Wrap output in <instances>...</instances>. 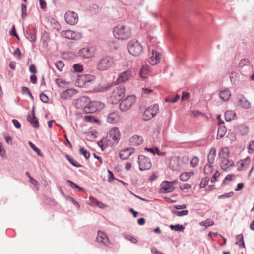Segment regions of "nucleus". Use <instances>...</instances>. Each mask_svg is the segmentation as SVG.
Here are the masks:
<instances>
[{
	"mask_svg": "<svg viewBox=\"0 0 254 254\" xmlns=\"http://www.w3.org/2000/svg\"><path fill=\"white\" fill-rule=\"evenodd\" d=\"M120 132L117 127H113L110 129L109 135L98 142V145L102 150L108 146H113L117 144L120 139Z\"/></svg>",
	"mask_w": 254,
	"mask_h": 254,
	"instance_id": "f03ea898",
	"label": "nucleus"
},
{
	"mask_svg": "<svg viewBox=\"0 0 254 254\" xmlns=\"http://www.w3.org/2000/svg\"><path fill=\"white\" fill-rule=\"evenodd\" d=\"M95 79V77L91 75H82L79 76L76 80L79 86H83L86 83L90 82Z\"/></svg>",
	"mask_w": 254,
	"mask_h": 254,
	"instance_id": "4468645a",
	"label": "nucleus"
},
{
	"mask_svg": "<svg viewBox=\"0 0 254 254\" xmlns=\"http://www.w3.org/2000/svg\"><path fill=\"white\" fill-rule=\"evenodd\" d=\"M76 93V91L74 89H68L63 92H62L60 94V98L62 100H69L72 98V97L75 95Z\"/></svg>",
	"mask_w": 254,
	"mask_h": 254,
	"instance_id": "aec40b11",
	"label": "nucleus"
},
{
	"mask_svg": "<svg viewBox=\"0 0 254 254\" xmlns=\"http://www.w3.org/2000/svg\"><path fill=\"white\" fill-rule=\"evenodd\" d=\"M220 160V166L223 171H229L234 167V163L229 158Z\"/></svg>",
	"mask_w": 254,
	"mask_h": 254,
	"instance_id": "2eb2a0df",
	"label": "nucleus"
},
{
	"mask_svg": "<svg viewBox=\"0 0 254 254\" xmlns=\"http://www.w3.org/2000/svg\"><path fill=\"white\" fill-rule=\"evenodd\" d=\"M55 65L59 71H62L64 66V64L62 61L59 60L55 63Z\"/></svg>",
	"mask_w": 254,
	"mask_h": 254,
	"instance_id": "e433bc0d",
	"label": "nucleus"
},
{
	"mask_svg": "<svg viewBox=\"0 0 254 254\" xmlns=\"http://www.w3.org/2000/svg\"><path fill=\"white\" fill-rule=\"evenodd\" d=\"M161 191L162 193H168L174 190V187L172 182L165 181L161 184Z\"/></svg>",
	"mask_w": 254,
	"mask_h": 254,
	"instance_id": "6ab92c4d",
	"label": "nucleus"
},
{
	"mask_svg": "<svg viewBox=\"0 0 254 254\" xmlns=\"http://www.w3.org/2000/svg\"><path fill=\"white\" fill-rule=\"evenodd\" d=\"M219 176L220 173L218 171H216L211 179V182H213L216 181L217 178L219 177Z\"/></svg>",
	"mask_w": 254,
	"mask_h": 254,
	"instance_id": "bf43d9fd",
	"label": "nucleus"
},
{
	"mask_svg": "<svg viewBox=\"0 0 254 254\" xmlns=\"http://www.w3.org/2000/svg\"><path fill=\"white\" fill-rule=\"evenodd\" d=\"M139 169L141 171L149 170L152 166L149 158L143 155H139L138 157Z\"/></svg>",
	"mask_w": 254,
	"mask_h": 254,
	"instance_id": "1a4fd4ad",
	"label": "nucleus"
},
{
	"mask_svg": "<svg viewBox=\"0 0 254 254\" xmlns=\"http://www.w3.org/2000/svg\"><path fill=\"white\" fill-rule=\"evenodd\" d=\"M41 100L44 102L47 103L48 102L49 98L47 95L44 94V93H41L40 95Z\"/></svg>",
	"mask_w": 254,
	"mask_h": 254,
	"instance_id": "603ef678",
	"label": "nucleus"
},
{
	"mask_svg": "<svg viewBox=\"0 0 254 254\" xmlns=\"http://www.w3.org/2000/svg\"><path fill=\"white\" fill-rule=\"evenodd\" d=\"M224 116L227 121H230L236 118V114L233 111H228L225 112Z\"/></svg>",
	"mask_w": 254,
	"mask_h": 254,
	"instance_id": "2f4dec72",
	"label": "nucleus"
},
{
	"mask_svg": "<svg viewBox=\"0 0 254 254\" xmlns=\"http://www.w3.org/2000/svg\"><path fill=\"white\" fill-rule=\"evenodd\" d=\"M213 172L212 164L208 163L205 165L204 167V172L205 174H210Z\"/></svg>",
	"mask_w": 254,
	"mask_h": 254,
	"instance_id": "c9c22d12",
	"label": "nucleus"
},
{
	"mask_svg": "<svg viewBox=\"0 0 254 254\" xmlns=\"http://www.w3.org/2000/svg\"><path fill=\"white\" fill-rule=\"evenodd\" d=\"M115 64L114 59L106 56L101 59L97 63V68L100 71H105L112 67Z\"/></svg>",
	"mask_w": 254,
	"mask_h": 254,
	"instance_id": "7ed1b4c3",
	"label": "nucleus"
},
{
	"mask_svg": "<svg viewBox=\"0 0 254 254\" xmlns=\"http://www.w3.org/2000/svg\"><path fill=\"white\" fill-rule=\"evenodd\" d=\"M104 104L100 101H91L90 100L89 108H87L86 109L87 111L88 112V113H94L97 111H100L103 109L104 108Z\"/></svg>",
	"mask_w": 254,
	"mask_h": 254,
	"instance_id": "9d476101",
	"label": "nucleus"
},
{
	"mask_svg": "<svg viewBox=\"0 0 254 254\" xmlns=\"http://www.w3.org/2000/svg\"><path fill=\"white\" fill-rule=\"evenodd\" d=\"M191 187V185L190 184L185 183L184 184L181 185L180 186V189L181 190H184L185 189H188Z\"/></svg>",
	"mask_w": 254,
	"mask_h": 254,
	"instance_id": "6e6d98bb",
	"label": "nucleus"
},
{
	"mask_svg": "<svg viewBox=\"0 0 254 254\" xmlns=\"http://www.w3.org/2000/svg\"><path fill=\"white\" fill-rule=\"evenodd\" d=\"M73 68L75 72H81L83 70L82 65L79 64H75L73 66Z\"/></svg>",
	"mask_w": 254,
	"mask_h": 254,
	"instance_id": "a18cd8bd",
	"label": "nucleus"
},
{
	"mask_svg": "<svg viewBox=\"0 0 254 254\" xmlns=\"http://www.w3.org/2000/svg\"><path fill=\"white\" fill-rule=\"evenodd\" d=\"M66 22L70 25H75L78 21V16L76 13L72 11H68L64 15Z\"/></svg>",
	"mask_w": 254,
	"mask_h": 254,
	"instance_id": "9b49d317",
	"label": "nucleus"
},
{
	"mask_svg": "<svg viewBox=\"0 0 254 254\" xmlns=\"http://www.w3.org/2000/svg\"><path fill=\"white\" fill-rule=\"evenodd\" d=\"M190 178V175L188 172H183L180 176V179L182 181H187Z\"/></svg>",
	"mask_w": 254,
	"mask_h": 254,
	"instance_id": "37998d69",
	"label": "nucleus"
},
{
	"mask_svg": "<svg viewBox=\"0 0 254 254\" xmlns=\"http://www.w3.org/2000/svg\"><path fill=\"white\" fill-rule=\"evenodd\" d=\"M27 38L30 41H34L36 40V36L35 34L27 33Z\"/></svg>",
	"mask_w": 254,
	"mask_h": 254,
	"instance_id": "8fccbe9b",
	"label": "nucleus"
},
{
	"mask_svg": "<svg viewBox=\"0 0 254 254\" xmlns=\"http://www.w3.org/2000/svg\"><path fill=\"white\" fill-rule=\"evenodd\" d=\"M125 94V89L124 87L118 86L112 92L110 99L113 104L117 103L122 99Z\"/></svg>",
	"mask_w": 254,
	"mask_h": 254,
	"instance_id": "39448f33",
	"label": "nucleus"
},
{
	"mask_svg": "<svg viewBox=\"0 0 254 254\" xmlns=\"http://www.w3.org/2000/svg\"><path fill=\"white\" fill-rule=\"evenodd\" d=\"M131 76V72L130 70H126L119 75L117 82L118 83L125 82L128 80Z\"/></svg>",
	"mask_w": 254,
	"mask_h": 254,
	"instance_id": "412c9836",
	"label": "nucleus"
},
{
	"mask_svg": "<svg viewBox=\"0 0 254 254\" xmlns=\"http://www.w3.org/2000/svg\"><path fill=\"white\" fill-rule=\"evenodd\" d=\"M16 128H19L21 127L20 123L16 119H13L12 121Z\"/></svg>",
	"mask_w": 254,
	"mask_h": 254,
	"instance_id": "338daca9",
	"label": "nucleus"
},
{
	"mask_svg": "<svg viewBox=\"0 0 254 254\" xmlns=\"http://www.w3.org/2000/svg\"><path fill=\"white\" fill-rule=\"evenodd\" d=\"M27 120L35 128L39 127V122L35 116L33 110L31 115H28L27 116Z\"/></svg>",
	"mask_w": 254,
	"mask_h": 254,
	"instance_id": "a878e982",
	"label": "nucleus"
},
{
	"mask_svg": "<svg viewBox=\"0 0 254 254\" xmlns=\"http://www.w3.org/2000/svg\"><path fill=\"white\" fill-rule=\"evenodd\" d=\"M238 105L245 109H248L251 107L250 103L243 95H240L237 96Z\"/></svg>",
	"mask_w": 254,
	"mask_h": 254,
	"instance_id": "5701e85b",
	"label": "nucleus"
},
{
	"mask_svg": "<svg viewBox=\"0 0 254 254\" xmlns=\"http://www.w3.org/2000/svg\"><path fill=\"white\" fill-rule=\"evenodd\" d=\"M130 142L132 145H139L142 143L143 138L141 136L134 135L130 139Z\"/></svg>",
	"mask_w": 254,
	"mask_h": 254,
	"instance_id": "bb28decb",
	"label": "nucleus"
},
{
	"mask_svg": "<svg viewBox=\"0 0 254 254\" xmlns=\"http://www.w3.org/2000/svg\"><path fill=\"white\" fill-rule=\"evenodd\" d=\"M94 52L93 47H83L78 51V55L83 58H89L94 56Z\"/></svg>",
	"mask_w": 254,
	"mask_h": 254,
	"instance_id": "f8f14e48",
	"label": "nucleus"
},
{
	"mask_svg": "<svg viewBox=\"0 0 254 254\" xmlns=\"http://www.w3.org/2000/svg\"><path fill=\"white\" fill-rule=\"evenodd\" d=\"M231 96L230 91L228 89L222 90L219 93L220 98L224 101L229 100Z\"/></svg>",
	"mask_w": 254,
	"mask_h": 254,
	"instance_id": "cd10ccee",
	"label": "nucleus"
},
{
	"mask_svg": "<svg viewBox=\"0 0 254 254\" xmlns=\"http://www.w3.org/2000/svg\"><path fill=\"white\" fill-rule=\"evenodd\" d=\"M159 111V106L155 104L151 105L146 108L142 114V119L145 121H148L153 118Z\"/></svg>",
	"mask_w": 254,
	"mask_h": 254,
	"instance_id": "423d86ee",
	"label": "nucleus"
},
{
	"mask_svg": "<svg viewBox=\"0 0 254 254\" xmlns=\"http://www.w3.org/2000/svg\"><path fill=\"white\" fill-rule=\"evenodd\" d=\"M96 240L97 242L101 245L109 246L110 242L109 238L106 234L103 231H98Z\"/></svg>",
	"mask_w": 254,
	"mask_h": 254,
	"instance_id": "ddd939ff",
	"label": "nucleus"
},
{
	"mask_svg": "<svg viewBox=\"0 0 254 254\" xmlns=\"http://www.w3.org/2000/svg\"><path fill=\"white\" fill-rule=\"evenodd\" d=\"M160 61V54L154 50H152V55L151 56L149 63L155 65L157 64Z\"/></svg>",
	"mask_w": 254,
	"mask_h": 254,
	"instance_id": "393cba45",
	"label": "nucleus"
},
{
	"mask_svg": "<svg viewBox=\"0 0 254 254\" xmlns=\"http://www.w3.org/2000/svg\"><path fill=\"white\" fill-rule=\"evenodd\" d=\"M79 152L80 154L83 155L86 159H88L90 157L89 152L82 147L80 148Z\"/></svg>",
	"mask_w": 254,
	"mask_h": 254,
	"instance_id": "58836bf2",
	"label": "nucleus"
},
{
	"mask_svg": "<svg viewBox=\"0 0 254 254\" xmlns=\"http://www.w3.org/2000/svg\"><path fill=\"white\" fill-rule=\"evenodd\" d=\"M219 157L220 159L228 158L229 157V149L227 147L222 148L219 152Z\"/></svg>",
	"mask_w": 254,
	"mask_h": 254,
	"instance_id": "7c9ffc66",
	"label": "nucleus"
},
{
	"mask_svg": "<svg viewBox=\"0 0 254 254\" xmlns=\"http://www.w3.org/2000/svg\"><path fill=\"white\" fill-rule=\"evenodd\" d=\"M29 71L32 73H36L37 72L36 66L33 64L30 66Z\"/></svg>",
	"mask_w": 254,
	"mask_h": 254,
	"instance_id": "0e129e2a",
	"label": "nucleus"
},
{
	"mask_svg": "<svg viewBox=\"0 0 254 254\" xmlns=\"http://www.w3.org/2000/svg\"><path fill=\"white\" fill-rule=\"evenodd\" d=\"M90 99L86 96H81L76 99L75 102V106L77 109H80L83 112L88 113L87 108H89Z\"/></svg>",
	"mask_w": 254,
	"mask_h": 254,
	"instance_id": "0eeeda50",
	"label": "nucleus"
},
{
	"mask_svg": "<svg viewBox=\"0 0 254 254\" xmlns=\"http://www.w3.org/2000/svg\"><path fill=\"white\" fill-rule=\"evenodd\" d=\"M29 144L30 146V147L40 156H42V154L41 153V151L40 149L36 147L34 144H33L31 142H29Z\"/></svg>",
	"mask_w": 254,
	"mask_h": 254,
	"instance_id": "09e8293b",
	"label": "nucleus"
},
{
	"mask_svg": "<svg viewBox=\"0 0 254 254\" xmlns=\"http://www.w3.org/2000/svg\"><path fill=\"white\" fill-rule=\"evenodd\" d=\"M249 61L248 59L245 58V59H241L239 62V66L240 67H243L245 65H248L249 64Z\"/></svg>",
	"mask_w": 254,
	"mask_h": 254,
	"instance_id": "c03bdc74",
	"label": "nucleus"
},
{
	"mask_svg": "<svg viewBox=\"0 0 254 254\" xmlns=\"http://www.w3.org/2000/svg\"><path fill=\"white\" fill-rule=\"evenodd\" d=\"M251 162V159L248 157L244 159L239 161L237 164V170L238 171L246 170L250 166Z\"/></svg>",
	"mask_w": 254,
	"mask_h": 254,
	"instance_id": "f3484780",
	"label": "nucleus"
},
{
	"mask_svg": "<svg viewBox=\"0 0 254 254\" xmlns=\"http://www.w3.org/2000/svg\"><path fill=\"white\" fill-rule=\"evenodd\" d=\"M84 118H85V120L87 122H93L95 120L94 118L91 115L85 116Z\"/></svg>",
	"mask_w": 254,
	"mask_h": 254,
	"instance_id": "69168bd1",
	"label": "nucleus"
},
{
	"mask_svg": "<svg viewBox=\"0 0 254 254\" xmlns=\"http://www.w3.org/2000/svg\"><path fill=\"white\" fill-rule=\"evenodd\" d=\"M170 228L171 230H174L176 231H181L184 229V227L182 225L179 224L175 225H171L170 226Z\"/></svg>",
	"mask_w": 254,
	"mask_h": 254,
	"instance_id": "ea45409f",
	"label": "nucleus"
},
{
	"mask_svg": "<svg viewBox=\"0 0 254 254\" xmlns=\"http://www.w3.org/2000/svg\"><path fill=\"white\" fill-rule=\"evenodd\" d=\"M113 34L118 40H127L132 37L133 30L128 25L119 24L113 28Z\"/></svg>",
	"mask_w": 254,
	"mask_h": 254,
	"instance_id": "f257e3e1",
	"label": "nucleus"
},
{
	"mask_svg": "<svg viewBox=\"0 0 254 254\" xmlns=\"http://www.w3.org/2000/svg\"><path fill=\"white\" fill-rule=\"evenodd\" d=\"M199 158L197 157H193L190 161V165L192 167H196L199 162Z\"/></svg>",
	"mask_w": 254,
	"mask_h": 254,
	"instance_id": "49530a36",
	"label": "nucleus"
},
{
	"mask_svg": "<svg viewBox=\"0 0 254 254\" xmlns=\"http://www.w3.org/2000/svg\"><path fill=\"white\" fill-rule=\"evenodd\" d=\"M181 165V160L177 157H172L169 163V166L172 170H178L180 169Z\"/></svg>",
	"mask_w": 254,
	"mask_h": 254,
	"instance_id": "a211bd4d",
	"label": "nucleus"
},
{
	"mask_svg": "<svg viewBox=\"0 0 254 254\" xmlns=\"http://www.w3.org/2000/svg\"><path fill=\"white\" fill-rule=\"evenodd\" d=\"M98 201L94 199L93 198L90 197L88 204L91 206H96Z\"/></svg>",
	"mask_w": 254,
	"mask_h": 254,
	"instance_id": "864d4df0",
	"label": "nucleus"
},
{
	"mask_svg": "<svg viewBox=\"0 0 254 254\" xmlns=\"http://www.w3.org/2000/svg\"><path fill=\"white\" fill-rule=\"evenodd\" d=\"M233 194H234V193L232 192H229V193H227L223 195L219 196V198H225V197L228 198V197H232L233 195Z\"/></svg>",
	"mask_w": 254,
	"mask_h": 254,
	"instance_id": "680f3d73",
	"label": "nucleus"
},
{
	"mask_svg": "<svg viewBox=\"0 0 254 254\" xmlns=\"http://www.w3.org/2000/svg\"><path fill=\"white\" fill-rule=\"evenodd\" d=\"M56 84L60 87H64L67 86L69 82L61 78H57L55 80Z\"/></svg>",
	"mask_w": 254,
	"mask_h": 254,
	"instance_id": "72a5a7b5",
	"label": "nucleus"
},
{
	"mask_svg": "<svg viewBox=\"0 0 254 254\" xmlns=\"http://www.w3.org/2000/svg\"><path fill=\"white\" fill-rule=\"evenodd\" d=\"M214 224V222L213 220H210V219H207L204 221L201 222L200 223V225H202L205 227L206 228H207L208 226H211L213 225Z\"/></svg>",
	"mask_w": 254,
	"mask_h": 254,
	"instance_id": "4c0bfd02",
	"label": "nucleus"
},
{
	"mask_svg": "<svg viewBox=\"0 0 254 254\" xmlns=\"http://www.w3.org/2000/svg\"><path fill=\"white\" fill-rule=\"evenodd\" d=\"M136 98L134 96H128L122 101L120 103V109L122 111H126L129 110L135 103Z\"/></svg>",
	"mask_w": 254,
	"mask_h": 254,
	"instance_id": "6e6552de",
	"label": "nucleus"
},
{
	"mask_svg": "<svg viewBox=\"0 0 254 254\" xmlns=\"http://www.w3.org/2000/svg\"><path fill=\"white\" fill-rule=\"evenodd\" d=\"M134 151L132 148L124 149L121 151L120 157L123 160L127 159L134 152Z\"/></svg>",
	"mask_w": 254,
	"mask_h": 254,
	"instance_id": "b1692460",
	"label": "nucleus"
},
{
	"mask_svg": "<svg viewBox=\"0 0 254 254\" xmlns=\"http://www.w3.org/2000/svg\"><path fill=\"white\" fill-rule=\"evenodd\" d=\"M150 72V68L149 65L143 66L140 72V76L142 78L145 79L148 77Z\"/></svg>",
	"mask_w": 254,
	"mask_h": 254,
	"instance_id": "c756f323",
	"label": "nucleus"
},
{
	"mask_svg": "<svg viewBox=\"0 0 254 254\" xmlns=\"http://www.w3.org/2000/svg\"><path fill=\"white\" fill-rule=\"evenodd\" d=\"M126 238L129 240L132 243H136L137 242V239L133 236L127 235L126 236Z\"/></svg>",
	"mask_w": 254,
	"mask_h": 254,
	"instance_id": "4d7b16f0",
	"label": "nucleus"
},
{
	"mask_svg": "<svg viewBox=\"0 0 254 254\" xmlns=\"http://www.w3.org/2000/svg\"><path fill=\"white\" fill-rule=\"evenodd\" d=\"M209 181V178L207 177H205L203 178L201 182L200 183L199 186L200 188H204L208 184V182Z\"/></svg>",
	"mask_w": 254,
	"mask_h": 254,
	"instance_id": "de8ad7c7",
	"label": "nucleus"
},
{
	"mask_svg": "<svg viewBox=\"0 0 254 254\" xmlns=\"http://www.w3.org/2000/svg\"><path fill=\"white\" fill-rule=\"evenodd\" d=\"M61 35L66 38L74 40L79 39L82 37L80 33L71 30L62 31Z\"/></svg>",
	"mask_w": 254,
	"mask_h": 254,
	"instance_id": "dca6fc26",
	"label": "nucleus"
},
{
	"mask_svg": "<svg viewBox=\"0 0 254 254\" xmlns=\"http://www.w3.org/2000/svg\"><path fill=\"white\" fill-rule=\"evenodd\" d=\"M120 120V116L117 112H113L109 114L107 117V121L110 124H114L119 122Z\"/></svg>",
	"mask_w": 254,
	"mask_h": 254,
	"instance_id": "4be33fe9",
	"label": "nucleus"
},
{
	"mask_svg": "<svg viewBox=\"0 0 254 254\" xmlns=\"http://www.w3.org/2000/svg\"><path fill=\"white\" fill-rule=\"evenodd\" d=\"M179 98H180L179 95H176L173 99H171L170 98H167L165 99V100L167 102L175 103L178 101V100L179 99Z\"/></svg>",
	"mask_w": 254,
	"mask_h": 254,
	"instance_id": "3c124183",
	"label": "nucleus"
},
{
	"mask_svg": "<svg viewBox=\"0 0 254 254\" xmlns=\"http://www.w3.org/2000/svg\"><path fill=\"white\" fill-rule=\"evenodd\" d=\"M244 187V184L243 183H239L237 185V188L235 189L236 191L242 190Z\"/></svg>",
	"mask_w": 254,
	"mask_h": 254,
	"instance_id": "774afa93",
	"label": "nucleus"
},
{
	"mask_svg": "<svg viewBox=\"0 0 254 254\" xmlns=\"http://www.w3.org/2000/svg\"><path fill=\"white\" fill-rule=\"evenodd\" d=\"M237 241L236 243L239 245L240 247H245V244L243 239V236L242 234L238 235L236 237Z\"/></svg>",
	"mask_w": 254,
	"mask_h": 254,
	"instance_id": "f704fd0d",
	"label": "nucleus"
},
{
	"mask_svg": "<svg viewBox=\"0 0 254 254\" xmlns=\"http://www.w3.org/2000/svg\"><path fill=\"white\" fill-rule=\"evenodd\" d=\"M190 97V94L189 93L184 92L182 93V100H188Z\"/></svg>",
	"mask_w": 254,
	"mask_h": 254,
	"instance_id": "052dcab7",
	"label": "nucleus"
},
{
	"mask_svg": "<svg viewBox=\"0 0 254 254\" xmlns=\"http://www.w3.org/2000/svg\"><path fill=\"white\" fill-rule=\"evenodd\" d=\"M127 48L129 52L135 56H138L143 52V46L138 40L135 39L131 40L128 43Z\"/></svg>",
	"mask_w": 254,
	"mask_h": 254,
	"instance_id": "20e7f679",
	"label": "nucleus"
},
{
	"mask_svg": "<svg viewBox=\"0 0 254 254\" xmlns=\"http://www.w3.org/2000/svg\"><path fill=\"white\" fill-rule=\"evenodd\" d=\"M66 158L73 166L76 167H80L81 166V164H80L77 162L75 161L73 159L70 158L68 155H66Z\"/></svg>",
	"mask_w": 254,
	"mask_h": 254,
	"instance_id": "79ce46f5",
	"label": "nucleus"
},
{
	"mask_svg": "<svg viewBox=\"0 0 254 254\" xmlns=\"http://www.w3.org/2000/svg\"><path fill=\"white\" fill-rule=\"evenodd\" d=\"M216 155V150L215 148H212L208 155L207 159L208 163L213 164Z\"/></svg>",
	"mask_w": 254,
	"mask_h": 254,
	"instance_id": "c85d7f7f",
	"label": "nucleus"
},
{
	"mask_svg": "<svg viewBox=\"0 0 254 254\" xmlns=\"http://www.w3.org/2000/svg\"><path fill=\"white\" fill-rule=\"evenodd\" d=\"M227 132V129L224 126H220L218 129L217 138L220 139L224 136Z\"/></svg>",
	"mask_w": 254,
	"mask_h": 254,
	"instance_id": "473e14b6",
	"label": "nucleus"
},
{
	"mask_svg": "<svg viewBox=\"0 0 254 254\" xmlns=\"http://www.w3.org/2000/svg\"><path fill=\"white\" fill-rule=\"evenodd\" d=\"M172 212L176 215L178 216H182L184 215H186L188 213V211L187 210H182L181 211H178L176 210H173Z\"/></svg>",
	"mask_w": 254,
	"mask_h": 254,
	"instance_id": "a19ab883",
	"label": "nucleus"
},
{
	"mask_svg": "<svg viewBox=\"0 0 254 254\" xmlns=\"http://www.w3.org/2000/svg\"><path fill=\"white\" fill-rule=\"evenodd\" d=\"M27 10V6L26 5L22 3L21 4V11H22V18H24L25 15L26 14Z\"/></svg>",
	"mask_w": 254,
	"mask_h": 254,
	"instance_id": "5fc2aeb1",
	"label": "nucleus"
},
{
	"mask_svg": "<svg viewBox=\"0 0 254 254\" xmlns=\"http://www.w3.org/2000/svg\"><path fill=\"white\" fill-rule=\"evenodd\" d=\"M248 149L249 153H251L254 151V141H252L249 143Z\"/></svg>",
	"mask_w": 254,
	"mask_h": 254,
	"instance_id": "13d9d810",
	"label": "nucleus"
},
{
	"mask_svg": "<svg viewBox=\"0 0 254 254\" xmlns=\"http://www.w3.org/2000/svg\"><path fill=\"white\" fill-rule=\"evenodd\" d=\"M10 34L12 36H14L16 37L17 39H19V37L16 32V29H15V26L14 25H13L12 27V29H11V32H10Z\"/></svg>",
	"mask_w": 254,
	"mask_h": 254,
	"instance_id": "e2e57ef3",
	"label": "nucleus"
}]
</instances>
